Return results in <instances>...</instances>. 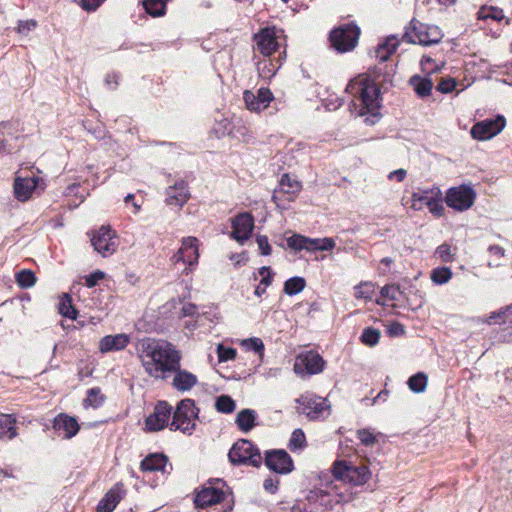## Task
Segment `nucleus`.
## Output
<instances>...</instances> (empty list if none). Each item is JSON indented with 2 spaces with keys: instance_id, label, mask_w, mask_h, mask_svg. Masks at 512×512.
I'll return each instance as SVG.
<instances>
[{
  "instance_id": "1",
  "label": "nucleus",
  "mask_w": 512,
  "mask_h": 512,
  "mask_svg": "<svg viewBox=\"0 0 512 512\" xmlns=\"http://www.w3.org/2000/svg\"><path fill=\"white\" fill-rule=\"evenodd\" d=\"M137 351L145 372L154 379L164 380L181 366L180 351L166 340L143 339Z\"/></svg>"
},
{
  "instance_id": "2",
  "label": "nucleus",
  "mask_w": 512,
  "mask_h": 512,
  "mask_svg": "<svg viewBox=\"0 0 512 512\" xmlns=\"http://www.w3.org/2000/svg\"><path fill=\"white\" fill-rule=\"evenodd\" d=\"M346 91L354 96L358 95L362 110L374 113L380 107V90L368 79L352 80L346 87Z\"/></svg>"
},
{
  "instance_id": "3",
  "label": "nucleus",
  "mask_w": 512,
  "mask_h": 512,
  "mask_svg": "<svg viewBox=\"0 0 512 512\" xmlns=\"http://www.w3.org/2000/svg\"><path fill=\"white\" fill-rule=\"evenodd\" d=\"M228 458L233 465H247L258 468L262 463L259 449L248 439H239L235 442L229 450Z\"/></svg>"
},
{
  "instance_id": "4",
  "label": "nucleus",
  "mask_w": 512,
  "mask_h": 512,
  "mask_svg": "<svg viewBox=\"0 0 512 512\" xmlns=\"http://www.w3.org/2000/svg\"><path fill=\"white\" fill-rule=\"evenodd\" d=\"M334 477L354 486L365 484L371 477L366 465L355 466L345 460L335 461L332 467Z\"/></svg>"
},
{
  "instance_id": "5",
  "label": "nucleus",
  "mask_w": 512,
  "mask_h": 512,
  "mask_svg": "<svg viewBox=\"0 0 512 512\" xmlns=\"http://www.w3.org/2000/svg\"><path fill=\"white\" fill-rule=\"evenodd\" d=\"M442 37L443 34L437 26H428L413 19L409 29L403 35V40L412 44L429 46L438 44Z\"/></svg>"
},
{
  "instance_id": "6",
  "label": "nucleus",
  "mask_w": 512,
  "mask_h": 512,
  "mask_svg": "<svg viewBox=\"0 0 512 512\" xmlns=\"http://www.w3.org/2000/svg\"><path fill=\"white\" fill-rule=\"evenodd\" d=\"M296 402L300 405L297 412L311 421L323 420L330 415L331 406L325 398L307 393L297 398Z\"/></svg>"
},
{
  "instance_id": "7",
  "label": "nucleus",
  "mask_w": 512,
  "mask_h": 512,
  "mask_svg": "<svg viewBox=\"0 0 512 512\" xmlns=\"http://www.w3.org/2000/svg\"><path fill=\"white\" fill-rule=\"evenodd\" d=\"M198 415V409L192 399L181 400L173 413V419L169 427L172 431L180 430L183 433L191 434L195 429L193 419Z\"/></svg>"
},
{
  "instance_id": "8",
  "label": "nucleus",
  "mask_w": 512,
  "mask_h": 512,
  "mask_svg": "<svg viewBox=\"0 0 512 512\" xmlns=\"http://www.w3.org/2000/svg\"><path fill=\"white\" fill-rule=\"evenodd\" d=\"M360 28L353 23L339 26L331 31V46L339 53L352 51L358 43Z\"/></svg>"
},
{
  "instance_id": "9",
  "label": "nucleus",
  "mask_w": 512,
  "mask_h": 512,
  "mask_svg": "<svg viewBox=\"0 0 512 512\" xmlns=\"http://www.w3.org/2000/svg\"><path fill=\"white\" fill-rule=\"evenodd\" d=\"M475 199V190L466 184L449 188L445 195V203L447 206L459 212L470 209Z\"/></svg>"
},
{
  "instance_id": "10",
  "label": "nucleus",
  "mask_w": 512,
  "mask_h": 512,
  "mask_svg": "<svg viewBox=\"0 0 512 512\" xmlns=\"http://www.w3.org/2000/svg\"><path fill=\"white\" fill-rule=\"evenodd\" d=\"M91 244L94 250L103 257L112 255L116 252L118 247L116 232L109 226H102L93 232Z\"/></svg>"
},
{
  "instance_id": "11",
  "label": "nucleus",
  "mask_w": 512,
  "mask_h": 512,
  "mask_svg": "<svg viewBox=\"0 0 512 512\" xmlns=\"http://www.w3.org/2000/svg\"><path fill=\"white\" fill-rule=\"evenodd\" d=\"M506 120L502 115L494 119H485L477 122L471 128V136L480 141H485L498 135L505 127Z\"/></svg>"
},
{
  "instance_id": "12",
  "label": "nucleus",
  "mask_w": 512,
  "mask_h": 512,
  "mask_svg": "<svg viewBox=\"0 0 512 512\" xmlns=\"http://www.w3.org/2000/svg\"><path fill=\"white\" fill-rule=\"evenodd\" d=\"M172 412V407L166 401H159L154 412L145 419L146 430L156 432L164 429L168 425Z\"/></svg>"
},
{
  "instance_id": "13",
  "label": "nucleus",
  "mask_w": 512,
  "mask_h": 512,
  "mask_svg": "<svg viewBox=\"0 0 512 512\" xmlns=\"http://www.w3.org/2000/svg\"><path fill=\"white\" fill-rule=\"evenodd\" d=\"M266 466L278 473L287 474L293 470V461L285 450H271L266 452Z\"/></svg>"
},
{
  "instance_id": "14",
  "label": "nucleus",
  "mask_w": 512,
  "mask_h": 512,
  "mask_svg": "<svg viewBox=\"0 0 512 512\" xmlns=\"http://www.w3.org/2000/svg\"><path fill=\"white\" fill-rule=\"evenodd\" d=\"M303 367L308 374H318L323 371L324 360L318 353L307 351L296 358L294 370L301 373Z\"/></svg>"
},
{
  "instance_id": "15",
  "label": "nucleus",
  "mask_w": 512,
  "mask_h": 512,
  "mask_svg": "<svg viewBox=\"0 0 512 512\" xmlns=\"http://www.w3.org/2000/svg\"><path fill=\"white\" fill-rule=\"evenodd\" d=\"M232 237L240 243L247 240L254 228V219L250 213H241L232 222Z\"/></svg>"
},
{
  "instance_id": "16",
  "label": "nucleus",
  "mask_w": 512,
  "mask_h": 512,
  "mask_svg": "<svg viewBox=\"0 0 512 512\" xmlns=\"http://www.w3.org/2000/svg\"><path fill=\"white\" fill-rule=\"evenodd\" d=\"M198 257L197 238L187 237L183 239L182 246L173 256V260L175 262L182 261L189 265H193L197 262Z\"/></svg>"
},
{
  "instance_id": "17",
  "label": "nucleus",
  "mask_w": 512,
  "mask_h": 512,
  "mask_svg": "<svg viewBox=\"0 0 512 512\" xmlns=\"http://www.w3.org/2000/svg\"><path fill=\"white\" fill-rule=\"evenodd\" d=\"M53 428L58 432L59 436H62L64 439L74 437L79 431L77 420L66 414H59L54 419Z\"/></svg>"
},
{
  "instance_id": "18",
  "label": "nucleus",
  "mask_w": 512,
  "mask_h": 512,
  "mask_svg": "<svg viewBox=\"0 0 512 512\" xmlns=\"http://www.w3.org/2000/svg\"><path fill=\"white\" fill-rule=\"evenodd\" d=\"M224 496V492L218 488L205 487L197 493L194 502L200 510H204L208 506L220 504Z\"/></svg>"
},
{
  "instance_id": "19",
  "label": "nucleus",
  "mask_w": 512,
  "mask_h": 512,
  "mask_svg": "<svg viewBox=\"0 0 512 512\" xmlns=\"http://www.w3.org/2000/svg\"><path fill=\"white\" fill-rule=\"evenodd\" d=\"M38 177H17L14 182V194L19 201H26L36 189Z\"/></svg>"
},
{
  "instance_id": "20",
  "label": "nucleus",
  "mask_w": 512,
  "mask_h": 512,
  "mask_svg": "<svg viewBox=\"0 0 512 512\" xmlns=\"http://www.w3.org/2000/svg\"><path fill=\"white\" fill-rule=\"evenodd\" d=\"M257 49L265 56L271 55L278 47V42L273 31L263 29L255 35Z\"/></svg>"
},
{
  "instance_id": "21",
  "label": "nucleus",
  "mask_w": 512,
  "mask_h": 512,
  "mask_svg": "<svg viewBox=\"0 0 512 512\" xmlns=\"http://www.w3.org/2000/svg\"><path fill=\"white\" fill-rule=\"evenodd\" d=\"M168 464V457L161 453H152L146 456L140 463V469L144 472L160 471L168 473L166 467Z\"/></svg>"
},
{
  "instance_id": "22",
  "label": "nucleus",
  "mask_w": 512,
  "mask_h": 512,
  "mask_svg": "<svg viewBox=\"0 0 512 512\" xmlns=\"http://www.w3.org/2000/svg\"><path fill=\"white\" fill-rule=\"evenodd\" d=\"M129 344V337L126 334L107 335L99 342V349L106 353L110 351L123 350Z\"/></svg>"
},
{
  "instance_id": "23",
  "label": "nucleus",
  "mask_w": 512,
  "mask_h": 512,
  "mask_svg": "<svg viewBox=\"0 0 512 512\" xmlns=\"http://www.w3.org/2000/svg\"><path fill=\"white\" fill-rule=\"evenodd\" d=\"M122 499V484L114 485L97 506L98 512H112Z\"/></svg>"
},
{
  "instance_id": "24",
  "label": "nucleus",
  "mask_w": 512,
  "mask_h": 512,
  "mask_svg": "<svg viewBox=\"0 0 512 512\" xmlns=\"http://www.w3.org/2000/svg\"><path fill=\"white\" fill-rule=\"evenodd\" d=\"M174 378L172 386L178 391H188L192 389L197 383V377L187 370H182L180 367L178 370L172 371Z\"/></svg>"
},
{
  "instance_id": "25",
  "label": "nucleus",
  "mask_w": 512,
  "mask_h": 512,
  "mask_svg": "<svg viewBox=\"0 0 512 512\" xmlns=\"http://www.w3.org/2000/svg\"><path fill=\"white\" fill-rule=\"evenodd\" d=\"M189 197L187 184L184 181L176 183L167 189V204L182 206Z\"/></svg>"
},
{
  "instance_id": "26",
  "label": "nucleus",
  "mask_w": 512,
  "mask_h": 512,
  "mask_svg": "<svg viewBox=\"0 0 512 512\" xmlns=\"http://www.w3.org/2000/svg\"><path fill=\"white\" fill-rule=\"evenodd\" d=\"M16 418L11 414H0V439L11 440L17 436Z\"/></svg>"
},
{
  "instance_id": "27",
  "label": "nucleus",
  "mask_w": 512,
  "mask_h": 512,
  "mask_svg": "<svg viewBox=\"0 0 512 512\" xmlns=\"http://www.w3.org/2000/svg\"><path fill=\"white\" fill-rule=\"evenodd\" d=\"M256 412L252 409H243L238 412L235 423L242 432H249L255 427Z\"/></svg>"
},
{
  "instance_id": "28",
  "label": "nucleus",
  "mask_w": 512,
  "mask_h": 512,
  "mask_svg": "<svg viewBox=\"0 0 512 512\" xmlns=\"http://www.w3.org/2000/svg\"><path fill=\"white\" fill-rule=\"evenodd\" d=\"M398 44V40L394 36L387 37L383 43L378 45L375 51L376 58L379 59L380 62L387 61L396 51Z\"/></svg>"
},
{
  "instance_id": "29",
  "label": "nucleus",
  "mask_w": 512,
  "mask_h": 512,
  "mask_svg": "<svg viewBox=\"0 0 512 512\" xmlns=\"http://www.w3.org/2000/svg\"><path fill=\"white\" fill-rule=\"evenodd\" d=\"M409 83L413 86L415 92L420 97H426L430 95L431 90L433 88V82L428 77H421L419 75H414L410 78Z\"/></svg>"
},
{
  "instance_id": "30",
  "label": "nucleus",
  "mask_w": 512,
  "mask_h": 512,
  "mask_svg": "<svg viewBox=\"0 0 512 512\" xmlns=\"http://www.w3.org/2000/svg\"><path fill=\"white\" fill-rule=\"evenodd\" d=\"M279 191L288 195H296L302 189V184L296 178L291 177L288 173L282 175L279 181Z\"/></svg>"
},
{
  "instance_id": "31",
  "label": "nucleus",
  "mask_w": 512,
  "mask_h": 512,
  "mask_svg": "<svg viewBox=\"0 0 512 512\" xmlns=\"http://www.w3.org/2000/svg\"><path fill=\"white\" fill-rule=\"evenodd\" d=\"M59 313L72 320L77 318V310L72 305V299L68 294H65L59 302Z\"/></svg>"
},
{
  "instance_id": "32",
  "label": "nucleus",
  "mask_w": 512,
  "mask_h": 512,
  "mask_svg": "<svg viewBox=\"0 0 512 512\" xmlns=\"http://www.w3.org/2000/svg\"><path fill=\"white\" fill-rule=\"evenodd\" d=\"M306 282L302 277H292L284 283V292L287 295H295L305 288Z\"/></svg>"
},
{
  "instance_id": "33",
  "label": "nucleus",
  "mask_w": 512,
  "mask_h": 512,
  "mask_svg": "<svg viewBox=\"0 0 512 512\" xmlns=\"http://www.w3.org/2000/svg\"><path fill=\"white\" fill-rule=\"evenodd\" d=\"M143 6L145 11L153 17H159L165 13L166 4L163 0H145Z\"/></svg>"
},
{
  "instance_id": "34",
  "label": "nucleus",
  "mask_w": 512,
  "mask_h": 512,
  "mask_svg": "<svg viewBox=\"0 0 512 512\" xmlns=\"http://www.w3.org/2000/svg\"><path fill=\"white\" fill-rule=\"evenodd\" d=\"M16 282L19 287L27 289L36 282V276L31 270L23 269L16 273Z\"/></svg>"
},
{
  "instance_id": "35",
  "label": "nucleus",
  "mask_w": 512,
  "mask_h": 512,
  "mask_svg": "<svg viewBox=\"0 0 512 512\" xmlns=\"http://www.w3.org/2000/svg\"><path fill=\"white\" fill-rule=\"evenodd\" d=\"M215 408L218 412L228 414L235 410L236 404L230 396L221 395L216 399Z\"/></svg>"
},
{
  "instance_id": "36",
  "label": "nucleus",
  "mask_w": 512,
  "mask_h": 512,
  "mask_svg": "<svg viewBox=\"0 0 512 512\" xmlns=\"http://www.w3.org/2000/svg\"><path fill=\"white\" fill-rule=\"evenodd\" d=\"M410 390L415 393H421L426 389L427 377L424 373H417L408 379Z\"/></svg>"
},
{
  "instance_id": "37",
  "label": "nucleus",
  "mask_w": 512,
  "mask_h": 512,
  "mask_svg": "<svg viewBox=\"0 0 512 512\" xmlns=\"http://www.w3.org/2000/svg\"><path fill=\"white\" fill-rule=\"evenodd\" d=\"M375 288L371 282H364L355 287V297L357 299L372 300Z\"/></svg>"
},
{
  "instance_id": "38",
  "label": "nucleus",
  "mask_w": 512,
  "mask_h": 512,
  "mask_svg": "<svg viewBox=\"0 0 512 512\" xmlns=\"http://www.w3.org/2000/svg\"><path fill=\"white\" fill-rule=\"evenodd\" d=\"M452 277V271L448 267L436 268L431 273V280L439 285L445 284Z\"/></svg>"
},
{
  "instance_id": "39",
  "label": "nucleus",
  "mask_w": 512,
  "mask_h": 512,
  "mask_svg": "<svg viewBox=\"0 0 512 512\" xmlns=\"http://www.w3.org/2000/svg\"><path fill=\"white\" fill-rule=\"evenodd\" d=\"M479 19L491 18L496 21H501L504 18L503 10L498 7H482L478 12Z\"/></svg>"
},
{
  "instance_id": "40",
  "label": "nucleus",
  "mask_w": 512,
  "mask_h": 512,
  "mask_svg": "<svg viewBox=\"0 0 512 512\" xmlns=\"http://www.w3.org/2000/svg\"><path fill=\"white\" fill-rule=\"evenodd\" d=\"M104 402V396L101 394V390L98 387H94L88 390L87 398L84 400L85 405H90L93 408L99 407Z\"/></svg>"
},
{
  "instance_id": "41",
  "label": "nucleus",
  "mask_w": 512,
  "mask_h": 512,
  "mask_svg": "<svg viewBox=\"0 0 512 512\" xmlns=\"http://www.w3.org/2000/svg\"><path fill=\"white\" fill-rule=\"evenodd\" d=\"M380 331L375 328L367 327L363 330L361 341L368 346H375L380 339Z\"/></svg>"
},
{
  "instance_id": "42",
  "label": "nucleus",
  "mask_w": 512,
  "mask_h": 512,
  "mask_svg": "<svg viewBox=\"0 0 512 512\" xmlns=\"http://www.w3.org/2000/svg\"><path fill=\"white\" fill-rule=\"evenodd\" d=\"M288 248L294 251L305 250L306 247V236L301 234H293L286 239Z\"/></svg>"
},
{
  "instance_id": "43",
  "label": "nucleus",
  "mask_w": 512,
  "mask_h": 512,
  "mask_svg": "<svg viewBox=\"0 0 512 512\" xmlns=\"http://www.w3.org/2000/svg\"><path fill=\"white\" fill-rule=\"evenodd\" d=\"M243 98H244V102L246 104V107L250 111L259 112V111L262 110V108H261L262 105L260 104L257 96L254 93H252L251 91L246 90L244 92Z\"/></svg>"
},
{
  "instance_id": "44",
  "label": "nucleus",
  "mask_w": 512,
  "mask_h": 512,
  "mask_svg": "<svg viewBox=\"0 0 512 512\" xmlns=\"http://www.w3.org/2000/svg\"><path fill=\"white\" fill-rule=\"evenodd\" d=\"M242 346H244L247 350L254 351L260 355L264 352V343L260 338H250L242 341Z\"/></svg>"
},
{
  "instance_id": "45",
  "label": "nucleus",
  "mask_w": 512,
  "mask_h": 512,
  "mask_svg": "<svg viewBox=\"0 0 512 512\" xmlns=\"http://www.w3.org/2000/svg\"><path fill=\"white\" fill-rule=\"evenodd\" d=\"M435 254L441 259L442 262H451L454 256L451 246L447 243H443L438 246Z\"/></svg>"
},
{
  "instance_id": "46",
  "label": "nucleus",
  "mask_w": 512,
  "mask_h": 512,
  "mask_svg": "<svg viewBox=\"0 0 512 512\" xmlns=\"http://www.w3.org/2000/svg\"><path fill=\"white\" fill-rule=\"evenodd\" d=\"M426 206L429 211L436 217H441L444 214L445 208L442 201L439 199H427Z\"/></svg>"
},
{
  "instance_id": "47",
  "label": "nucleus",
  "mask_w": 512,
  "mask_h": 512,
  "mask_svg": "<svg viewBox=\"0 0 512 512\" xmlns=\"http://www.w3.org/2000/svg\"><path fill=\"white\" fill-rule=\"evenodd\" d=\"M401 293L400 287L398 285H385L381 288L380 294L381 297L387 298L389 300H397V294Z\"/></svg>"
},
{
  "instance_id": "48",
  "label": "nucleus",
  "mask_w": 512,
  "mask_h": 512,
  "mask_svg": "<svg viewBox=\"0 0 512 512\" xmlns=\"http://www.w3.org/2000/svg\"><path fill=\"white\" fill-rule=\"evenodd\" d=\"M218 359L220 362L233 360L236 357V350L229 347H224L223 345H219L217 348Z\"/></svg>"
},
{
  "instance_id": "49",
  "label": "nucleus",
  "mask_w": 512,
  "mask_h": 512,
  "mask_svg": "<svg viewBox=\"0 0 512 512\" xmlns=\"http://www.w3.org/2000/svg\"><path fill=\"white\" fill-rule=\"evenodd\" d=\"M256 96L262 105V110H264L273 99V94L268 88H260Z\"/></svg>"
},
{
  "instance_id": "50",
  "label": "nucleus",
  "mask_w": 512,
  "mask_h": 512,
  "mask_svg": "<svg viewBox=\"0 0 512 512\" xmlns=\"http://www.w3.org/2000/svg\"><path fill=\"white\" fill-rule=\"evenodd\" d=\"M256 243L260 250V253L264 256H268L272 252V248L269 244L268 238L265 235H257Z\"/></svg>"
},
{
  "instance_id": "51",
  "label": "nucleus",
  "mask_w": 512,
  "mask_h": 512,
  "mask_svg": "<svg viewBox=\"0 0 512 512\" xmlns=\"http://www.w3.org/2000/svg\"><path fill=\"white\" fill-rule=\"evenodd\" d=\"M7 123L0 124V153H9L11 152V147L8 145L9 139L5 135V130L8 128Z\"/></svg>"
},
{
  "instance_id": "52",
  "label": "nucleus",
  "mask_w": 512,
  "mask_h": 512,
  "mask_svg": "<svg viewBox=\"0 0 512 512\" xmlns=\"http://www.w3.org/2000/svg\"><path fill=\"white\" fill-rule=\"evenodd\" d=\"M357 436L361 443L365 446H372L376 442V438L373 433L366 429L358 430Z\"/></svg>"
},
{
  "instance_id": "53",
  "label": "nucleus",
  "mask_w": 512,
  "mask_h": 512,
  "mask_svg": "<svg viewBox=\"0 0 512 512\" xmlns=\"http://www.w3.org/2000/svg\"><path fill=\"white\" fill-rule=\"evenodd\" d=\"M456 87V81L452 78H445L437 85V90L441 93H450Z\"/></svg>"
},
{
  "instance_id": "54",
  "label": "nucleus",
  "mask_w": 512,
  "mask_h": 512,
  "mask_svg": "<svg viewBox=\"0 0 512 512\" xmlns=\"http://www.w3.org/2000/svg\"><path fill=\"white\" fill-rule=\"evenodd\" d=\"M305 442V435L302 430L296 429L291 436L290 445L295 448H300Z\"/></svg>"
},
{
  "instance_id": "55",
  "label": "nucleus",
  "mask_w": 512,
  "mask_h": 512,
  "mask_svg": "<svg viewBox=\"0 0 512 512\" xmlns=\"http://www.w3.org/2000/svg\"><path fill=\"white\" fill-rule=\"evenodd\" d=\"M104 276V272L99 270L89 274L85 279L86 286L89 288L96 286L98 282L104 278Z\"/></svg>"
},
{
  "instance_id": "56",
  "label": "nucleus",
  "mask_w": 512,
  "mask_h": 512,
  "mask_svg": "<svg viewBox=\"0 0 512 512\" xmlns=\"http://www.w3.org/2000/svg\"><path fill=\"white\" fill-rule=\"evenodd\" d=\"M181 315L183 317L196 316L198 315V307L193 303H186L181 309Z\"/></svg>"
},
{
  "instance_id": "57",
  "label": "nucleus",
  "mask_w": 512,
  "mask_h": 512,
  "mask_svg": "<svg viewBox=\"0 0 512 512\" xmlns=\"http://www.w3.org/2000/svg\"><path fill=\"white\" fill-rule=\"evenodd\" d=\"M35 20L20 21L18 24V31L21 34H27L29 31L36 27Z\"/></svg>"
},
{
  "instance_id": "58",
  "label": "nucleus",
  "mask_w": 512,
  "mask_h": 512,
  "mask_svg": "<svg viewBox=\"0 0 512 512\" xmlns=\"http://www.w3.org/2000/svg\"><path fill=\"white\" fill-rule=\"evenodd\" d=\"M320 238H309L306 237L305 250L308 252L320 251Z\"/></svg>"
},
{
  "instance_id": "59",
  "label": "nucleus",
  "mask_w": 512,
  "mask_h": 512,
  "mask_svg": "<svg viewBox=\"0 0 512 512\" xmlns=\"http://www.w3.org/2000/svg\"><path fill=\"white\" fill-rule=\"evenodd\" d=\"M278 484V479L267 478L264 480L263 487L267 492L274 494L278 489Z\"/></svg>"
},
{
  "instance_id": "60",
  "label": "nucleus",
  "mask_w": 512,
  "mask_h": 512,
  "mask_svg": "<svg viewBox=\"0 0 512 512\" xmlns=\"http://www.w3.org/2000/svg\"><path fill=\"white\" fill-rule=\"evenodd\" d=\"M102 2L103 0H81V6L84 10L94 11Z\"/></svg>"
},
{
  "instance_id": "61",
  "label": "nucleus",
  "mask_w": 512,
  "mask_h": 512,
  "mask_svg": "<svg viewBox=\"0 0 512 512\" xmlns=\"http://www.w3.org/2000/svg\"><path fill=\"white\" fill-rule=\"evenodd\" d=\"M336 243L333 238H322L320 239V251H329L335 247Z\"/></svg>"
},
{
  "instance_id": "62",
  "label": "nucleus",
  "mask_w": 512,
  "mask_h": 512,
  "mask_svg": "<svg viewBox=\"0 0 512 512\" xmlns=\"http://www.w3.org/2000/svg\"><path fill=\"white\" fill-rule=\"evenodd\" d=\"M504 317V321L509 318L510 316H512V305L510 306H507L504 311H499V312H493L490 316V319H496V318H500V317Z\"/></svg>"
},
{
  "instance_id": "63",
  "label": "nucleus",
  "mask_w": 512,
  "mask_h": 512,
  "mask_svg": "<svg viewBox=\"0 0 512 512\" xmlns=\"http://www.w3.org/2000/svg\"><path fill=\"white\" fill-rule=\"evenodd\" d=\"M388 331L391 335H395V336L403 335L405 333V329H404L403 325L398 322L392 323L389 326Z\"/></svg>"
},
{
  "instance_id": "64",
  "label": "nucleus",
  "mask_w": 512,
  "mask_h": 512,
  "mask_svg": "<svg viewBox=\"0 0 512 512\" xmlns=\"http://www.w3.org/2000/svg\"><path fill=\"white\" fill-rule=\"evenodd\" d=\"M219 504H215L212 506L206 507L204 510H200V512H231L232 506L228 505L227 507H218Z\"/></svg>"
}]
</instances>
